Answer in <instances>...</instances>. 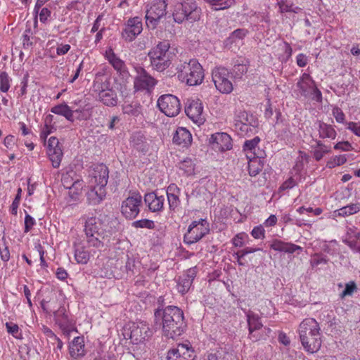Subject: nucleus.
I'll return each mask as SVG.
<instances>
[{"label":"nucleus","mask_w":360,"mask_h":360,"mask_svg":"<svg viewBox=\"0 0 360 360\" xmlns=\"http://www.w3.org/2000/svg\"><path fill=\"white\" fill-rule=\"evenodd\" d=\"M270 248L277 252L293 253L297 250H302V248L291 243H285L280 240H274L270 245Z\"/></svg>","instance_id":"obj_28"},{"label":"nucleus","mask_w":360,"mask_h":360,"mask_svg":"<svg viewBox=\"0 0 360 360\" xmlns=\"http://www.w3.org/2000/svg\"><path fill=\"white\" fill-rule=\"evenodd\" d=\"M360 211V203L350 204L339 210V214L349 216Z\"/></svg>","instance_id":"obj_41"},{"label":"nucleus","mask_w":360,"mask_h":360,"mask_svg":"<svg viewBox=\"0 0 360 360\" xmlns=\"http://www.w3.org/2000/svg\"><path fill=\"white\" fill-rule=\"evenodd\" d=\"M209 232V223L206 219H200L198 221H192L184 235V242L188 244L195 243Z\"/></svg>","instance_id":"obj_10"},{"label":"nucleus","mask_w":360,"mask_h":360,"mask_svg":"<svg viewBox=\"0 0 360 360\" xmlns=\"http://www.w3.org/2000/svg\"><path fill=\"white\" fill-rule=\"evenodd\" d=\"M248 72V68L244 64H236L230 72L231 77L240 79Z\"/></svg>","instance_id":"obj_42"},{"label":"nucleus","mask_w":360,"mask_h":360,"mask_svg":"<svg viewBox=\"0 0 360 360\" xmlns=\"http://www.w3.org/2000/svg\"><path fill=\"white\" fill-rule=\"evenodd\" d=\"M296 62L299 67L303 68L307 64V58L303 53H300L297 56Z\"/></svg>","instance_id":"obj_62"},{"label":"nucleus","mask_w":360,"mask_h":360,"mask_svg":"<svg viewBox=\"0 0 360 360\" xmlns=\"http://www.w3.org/2000/svg\"><path fill=\"white\" fill-rule=\"evenodd\" d=\"M247 158L249 160V162H248L249 174L251 176H255L263 169L264 160L262 159H261L259 156H252V155H248Z\"/></svg>","instance_id":"obj_32"},{"label":"nucleus","mask_w":360,"mask_h":360,"mask_svg":"<svg viewBox=\"0 0 360 360\" xmlns=\"http://www.w3.org/2000/svg\"><path fill=\"white\" fill-rule=\"evenodd\" d=\"M75 259L77 263L86 264L90 259V253L84 246L77 247L75 249Z\"/></svg>","instance_id":"obj_36"},{"label":"nucleus","mask_w":360,"mask_h":360,"mask_svg":"<svg viewBox=\"0 0 360 360\" xmlns=\"http://www.w3.org/2000/svg\"><path fill=\"white\" fill-rule=\"evenodd\" d=\"M47 153L49 159L51 161L52 166L54 168L59 167L63 155L61 146L50 148Z\"/></svg>","instance_id":"obj_35"},{"label":"nucleus","mask_w":360,"mask_h":360,"mask_svg":"<svg viewBox=\"0 0 360 360\" xmlns=\"http://www.w3.org/2000/svg\"><path fill=\"white\" fill-rule=\"evenodd\" d=\"M122 112L129 116L138 117L141 114L142 106L138 102L124 104L122 106Z\"/></svg>","instance_id":"obj_37"},{"label":"nucleus","mask_w":360,"mask_h":360,"mask_svg":"<svg viewBox=\"0 0 360 360\" xmlns=\"http://www.w3.org/2000/svg\"><path fill=\"white\" fill-rule=\"evenodd\" d=\"M34 224L35 220L34 219V218L31 217L30 214H26L25 217V232H29L32 229Z\"/></svg>","instance_id":"obj_56"},{"label":"nucleus","mask_w":360,"mask_h":360,"mask_svg":"<svg viewBox=\"0 0 360 360\" xmlns=\"http://www.w3.org/2000/svg\"><path fill=\"white\" fill-rule=\"evenodd\" d=\"M212 81L216 89L222 94H230L233 86L230 79L231 76L228 69L224 67L216 68L212 72Z\"/></svg>","instance_id":"obj_11"},{"label":"nucleus","mask_w":360,"mask_h":360,"mask_svg":"<svg viewBox=\"0 0 360 360\" xmlns=\"http://www.w3.org/2000/svg\"><path fill=\"white\" fill-rule=\"evenodd\" d=\"M356 290V285L354 282L351 281L345 285V290L342 292L340 296L342 298L350 296Z\"/></svg>","instance_id":"obj_51"},{"label":"nucleus","mask_w":360,"mask_h":360,"mask_svg":"<svg viewBox=\"0 0 360 360\" xmlns=\"http://www.w3.org/2000/svg\"><path fill=\"white\" fill-rule=\"evenodd\" d=\"M260 141V139L259 136H255L251 140H247L245 141L243 149L246 153V156L248 155H252V156H257L256 155V150L258 147V144Z\"/></svg>","instance_id":"obj_38"},{"label":"nucleus","mask_w":360,"mask_h":360,"mask_svg":"<svg viewBox=\"0 0 360 360\" xmlns=\"http://www.w3.org/2000/svg\"><path fill=\"white\" fill-rule=\"evenodd\" d=\"M105 57L117 73L123 77L128 75V71L124 62L117 56L112 48H108L105 51Z\"/></svg>","instance_id":"obj_22"},{"label":"nucleus","mask_w":360,"mask_h":360,"mask_svg":"<svg viewBox=\"0 0 360 360\" xmlns=\"http://www.w3.org/2000/svg\"><path fill=\"white\" fill-rule=\"evenodd\" d=\"M158 106L167 117L176 116L181 108L179 99L172 94L162 95L158 100Z\"/></svg>","instance_id":"obj_13"},{"label":"nucleus","mask_w":360,"mask_h":360,"mask_svg":"<svg viewBox=\"0 0 360 360\" xmlns=\"http://www.w3.org/2000/svg\"><path fill=\"white\" fill-rule=\"evenodd\" d=\"M168 360H194V351L186 345L179 344L176 348L168 351Z\"/></svg>","instance_id":"obj_18"},{"label":"nucleus","mask_w":360,"mask_h":360,"mask_svg":"<svg viewBox=\"0 0 360 360\" xmlns=\"http://www.w3.org/2000/svg\"><path fill=\"white\" fill-rule=\"evenodd\" d=\"M173 142L183 148L188 147L192 142V135L187 129L178 127L173 136Z\"/></svg>","instance_id":"obj_26"},{"label":"nucleus","mask_w":360,"mask_h":360,"mask_svg":"<svg viewBox=\"0 0 360 360\" xmlns=\"http://www.w3.org/2000/svg\"><path fill=\"white\" fill-rule=\"evenodd\" d=\"M347 162V158L345 155H340L333 156L330 160L327 162V167L332 169L337 166L342 165Z\"/></svg>","instance_id":"obj_43"},{"label":"nucleus","mask_w":360,"mask_h":360,"mask_svg":"<svg viewBox=\"0 0 360 360\" xmlns=\"http://www.w3.org/2000/svg\"><path fill=\"white\" fill-rule=\"evenodd\" d=\"M56 130V125H48L45 124L44 127L42 128L41 133H40V138L41 139L46 141L47 136L55 131Z\"/></svg>","instance_id":"obj_50"},{"label":"nucleus","mask_w":360,"mask_h":360,"mask_svg":"<svg viewBox=\"0 0 360 360\" xmlns=\"http://www.w3.org/2000/svg\"><path fill=\"white\" fill-rule=\"evenodd\" d=\"M210 143L215 150L225 151L232 148L231 138L226 133H216L210 139Z\"/></svg>","instance_id":"obj_20"},{"label":"nucleus","mask_w":360,"mask_h":360,"mask_svg":"<svg viewBox=\"0 0 360 360\" xmlns=\"http://www.w3.org/2000/svg\"><path fill=\"white\" fill-rule=\"evenodd\" d=\"M69 353L74 359H80L86 355L84 337H75L69 345Z\"/></svg>","instance_id":"obj_23"},{"label":"nucleus","mask_w":360,"mask_h":360,"mask_svg":"<svg viewBox=\"0 0 360 360\" xmlns=\"http://www.w3.org/2000/svg\"><path fill=\"white\" fill-rule=\"evenodd\" d=\"M84 233L89 246L96 248H102V240L110 236L109 233L103 229L102 221L95 217H88L85 220Z\"/></svg>","instance_id":"obj_5"},{"label":"nucleus","mask_w":360,"mask_h":360,"mask_svg":"<svg viewBox=\"0 0 360 360\" xmlns=\"http://www.w3.org/2000/svg\"><path fill=\"white\" fill-rule=\"evenodd\" d=\"M170 47L168 40H162L149 51L148 56L153 70L162 72L170 66L172 60Z\"/></svg>","instance_id":"obj_3"},{"label":"nucleus","mask_w":360,"mask_h":360,"mask_svg":"<svg viewBox=\"0 0 360 360\" xmlns=\"http://www.w3.org/2000/svg\"><path fill=\"white\" fill-rule=\"evenodd\" d=\"M203 107L200 99H188L185 108V112L187 116L196 123H202Z\"/></svg>","instance_id":"obj_17"},{"label":"nucleus","mask_w":360,"mask_h":360,"mask_svg":"<svg viewBox=\"0 0 360 360\" xmlns=\"http://www.w3.org/2000/svg\"><path fill=\"white\" fill-rule=\"evenodd\" d=\"M296 185V181L292 177L287 179L280 187L282 190H286L293 188Z\"/></svg>","instance_id":"obj_61"},{"label":"nucleus","mask_w":360,"mask_h":360,"mask_svg":"<svg viewBox=\"0 0 360 360\" xmlns=\"http://www.w3.org/2000/svg\"><path fill=\"white\" fill-rule=\"evenodd\" d=\"M51 112L56 115H59L65 117L68 121L71 122H73L75 120L73 116V111L66 103H62L53 106L51 109Z\"/></svg>","instance_id":"obj_34"},{"label":"nucleus","mask_w":360,"mask_h":360,"mask_svg":"<svg viewBox=\"0 0 360 360\" xmlns=\"http://www.w3.org/2000/svg\"><path fill=\"white\" fill-rule=\"evenodd\" d=\"M109 81H105L101 84V90L98 94L99 101L106 106H116L118 102L117 92L112 88H108Z\"/></svg>","instance_id":"obj_19"},{"label":"nucleus","mask_w":360,"mask_h":360,"mask_svg":"<svg viewBox=\"0 0 360 360\" xmlns=\"http://www.w3.org/2000/svg\"><path fill=\"white\" fill-rule=\"evenodd\" d=\"M206 3L210 5L214 6V10L219 11L227 8L230 6V4L227 1L225 0H204Z\"/></svg>","instance_id":"obj_47"},{"label":"nucleus","mask_w":360,"mask_h":360,"mask_svg":"<svg viewBox=\"0 0 360 360\" xmlns=\"http://www.w3.org/2000/svg\"><path fill=\"white\" fill-rule=\"evenodd\" d=\"M317 131L319 133V137L322 139H328L330 140L335 139L337 136V132L333 126L325 123L323 121L317 122Z\"/></svg>","instance_id":"obj_29"},{"label":"nucleus","mask_w":360,"mask_h":360,"mask_svg":"<svg viewBox=\"0 0 360 360\" xmlns=\"http://www.w3.org/2000/svg\"><path fill=\"white\" fill-rule=\"evenodd\" d=\"M137 75L134 79V86L136 91L150 90L157 84V80L153 77L143 68H136Z\"/></svg>","instance_id":"obj_16"},{"label":"nucleus","mask_w":360,"mask_h":360,"mask_svg":"<svg viewBox=\"0 0 360 360\" xmlns=\"http://www.w3.org/2000/svg\"><path fill=\"white\" fill-rule=\"evenodd\" d=\"M142 205V196L139 193H133L122 201L121 205L122 214L129 219L136 218L140 212Z\"/></svg>","instance_id":"obj_12"},{"label":"nucleus","mask_w":360,"mask_h":360,"mask_svg":"<svg viewBox=\"0 0 360 360\" xmlns=\"http://www.w3.org/2000/svg\"><path fill=\"white\" fill-rule=\"evenodd\" d=\"M143 139V136L140 133L136 134L132 136L131 142L133 146L138 150H145V143Z\"/></svg>","instance_id":"obj_45"},{"label":"nucleus","mask_w":360,"mask_h":360,"mask_svg":"<svg viewBox=\"0 0 360 360\" xmlns=\"http://www.w3.org/2000/svg\"><path fill=\"white\" fill-rule=\"evenodd\" d=\"M181 189L174 184H171L167 188V197L169 208L171 211L175 210L180 205L179 195Z\"/></svg>","instance_id":"obj_25"},{"label":"nucleus","mask_w":360,"mask_h":360,"mask_svg":"<svg viewBox=\"0 0 360 360\" xmlns=\"http://www.w3.org/2000/svg\"><path fill=\"white\" fill-rule=\"evenodd\" d=\"M105 195V189L92 186L91 189L86 193V198L89 203L97 205L103 200Z\"/></svg>","instance_id":"obj_30"},{"label":"nucleus","mask_w":360,"mask_h":360,"mask_svg":"<svg viewBox=\"0 0 360 360\" xmlns=\"http://www.w3.org/2000/svg\"><path fill=\"white\" fill-rule=\"evenodd\" d=\"M61 146L60 145V143H59V141L58 139L55 137V136H51L50 137V139H49V141H48V150L50 149V148H58V147H60Z\"/></svg>","instance_id":"obj_64"},{"label":"nucleus","mask_w":360,"mask_h":360,"mask_svg":"<svg viewBox=\"0 0 360 360\" xmlns=\"http://www.w3.org/2000/svg\"><path fill=\"white\" fill-rule=\"evenodd\" d=\"M248 338L254 342L266 339L271 333L269 328L264 327L260 316L252 311L246 312Z\"/></svg>","instance_id":"obj_7"},{"label":"nucleus","mask_w":360,"mask_h":360,"mask_svg":"<svg viewBox=\"0 0 360 360\" xmlns=\"http://www.w3.org/2000/svg\"><path fill=\"white\" fill-rule=\"evenodd\" d=\"M296 85L302 96L305 98H310L318 103L322 102V94L309 74H302Z\"/></svg>","instance_id":"obj_9"},{"label":"nucleus","mask_w":360,"mask_h":360,"mask_svg":"<svg viewBox=\"0 0 360 360\" xmlns=\"http://www.w3.org/2000/svg\"><path fill=\"white\" fill-rule=\"evenodd\" d=\"M352 148V145L349 141H340L334 146V149L349 151Z\"/></svg>","instance_id":"obj_57"},{"label":"nucleus","mask_w":360,"mask_h":360,"mask_svg":"<svg viewBox=\"0 0 360 360\" xmlns=\"http://www.w3.org/2000/svg\"><path fill=\"white\" fill-rule=\"evenodd\" d=\"M264 232L263 226L259 225L254 227L251 231V235L255 239L264 238L265 236Z\"/></svg>","instance_id":"obj_54"},{"label":"nucleus","mask_w":360,"mask_h":360,"mask_svg":"<svg viewBox=\"0 0 360 360\" xmlns=\"http://www.w3.org/2000/svg\"><path fill=\"white\" fill-rule=\"evenodd\" d=\"M261 250L260 248H250L247 247L240 251H238L237 252L234 253L233 256L235 257V259L237 260V263L240 266H244L245 262L242 261V259L243 258V256H245L250 253H254L255 252Z\"/></svg>","instance_id":"obj_39"},{"label":"nucleus","mask_w":360,"mask_h":360,"mask_svg":"<svg viewBox=\"0 0 360 360\" xmlns=\"http://www.w3.org/2000/svg\"><path fill=\"white\" fill-rule=\"evenodd\" d=\"M234 122H242L247 125L249 124L252 129H257L259 124L257 118L252 114H249L245 111H240L236 114Z\"/></svg>","instance_id":"obj_33"},{"label":"nucleus","mask_w":360,"mask_h":360,"mask_svg":"<svg viewBox=\"0 0 360 360\" xmlns=\"http://www.w3.org/2000/svg\"><path fill=\"white\" fill-rule=\"evenodd\" d=\"M143 31L141 19L139 17L130 18L124 23L121 32L122 38L127 41H133Z\"/></svg>","instance_id":"obj_15"},{"label":"nucleus","mask_w":360,"mask_h":360,"mask_svg":"<svg viewBox=\"0 0 360 360\" xmlns=\"http://www.w3.org/2000/svg\"><path fill=\"white\" fill-rule=\"evenodd\" d=\"M108 168L104 165H101L94 169V184L95 186L105 189V187L107 185L108 177H109Z\"/></svg>","instance_id":"obj_27"},{"label":"nucleus","mask_w":360,"mask_h":360,"mask_svg":"<svg viewBox=\"0 0 360 360\" xmlns=\"http://www.w3.org/2000/svg\"><path fill=\"white\" fill-rule=\"evenodd\" d=\"M2 241L4 243V248L0 247V257L2 261L8 262L10 259V251L8 247L6 245V239L4 237L2 238Z\"/></svg>","instance_id":"obj_53"},{"label":"nucleus","mask_w":360,"mask_h":360,"mask_svg":"<svg viewBox=\"0 0 360 360\" xmlns=\"http://www.w3.org/2000/svg\"><path fill=\"white\" fill-rule=\"evenodd\" d=\"M21 193H22V189L20 188H19L18 189L16 196L11 206V212L12 214H14V215L17 214V210H18V206L20 204V198H21Z\"/></svg>","instance_id":"obj_52"},{"label":"nucleus","mask_w":360,"mask_h":360,"mask_svg":"<svg viewBox=\"0 0 360 360\" xmlns=\"http://www.w3.org/2000/svg\"><path fill=\"white\" fill-rule=\"evenodd\" d=\"M196 276V270L195 268L188 269L182 276H180L177 280V290L181 295H185L190 290L193 279Z\"/></svg>","instance_id":"obj_21"},{"label":"nucleus","mask_w":360,"mask_h":360,"mask_svg":"<svg viewBox=\"0 0 360 360\" xmlns=\"http://www.w3.org/2000/svg\"><path fill=\"white\" fill-rule=\"evenodd\" d=\"M176 72L179 79L188 86L199 85L204 79L202 67L196 59L179 63L176 67Z\"/></svg>","instance_id":"obj_4"},{"label":"nucleus","mask_w":360,"mask_h":360,"mask_svg":"<svg viewBox=\"0 0 360 360\" xmlns=\"http://www.w3.org/2000/svg\"><path fill=\"white\" fill-rule=\"evenodd\" d=\"M248 34V30L246 29H237L232 32L230 35V39L232 42H236L238 39H243Z\"/></svg>","instance_id":"obj_48"},{"label":"nucleus","mask_w":360,"mask_h":360,"mask_svg":"<svg viewBox=\"0 0 360 360\" xmlns=\"http://www.w3.org/2000/svg\"><path fill=\"white\" fill-rule=\"evenodd\" d=\"M51 11L48 8H43L39 12V20L41 22H45L51 16Z\"/></svg>","instance_id":"obj_60"},{"label":"nucleus","mask_w":360,"mask_h":360,"mask_svg":"<svg viewBox=\"0 0 360 360\" xmlns=\"http://www.w3.org/2000/svg\"><path fill=\"white\" fill-rule=\"evenodd\" d=\"M123 335L125 339H129L132 344L137 345L148 338L151 331L146 323H131L124 326Z\"/></svg>","instance_id":"obj_8"},{"label":"nucleus","mask_w":360,"mask_h":360,"mask_svg":"<svg viewBox=\"0 0 360 360\" xmlns=\"http://www.w3.org/2000/svg\"><path fill=\"white\" fill-rule=\"evenodd\" d=\"M235 129L240 136L251 135L257 131V129H252L249 124H243L242 122H234Z\"/></svg>","instance_id":"obj_40"},{"label":"nucleus","mask_w":360,"mask_h":360,"mask_svg":"<svg viewBox=\"0 0 360 360\" xmlns=\"http://www.w3.org/2000/svg\"><path fill=\"white\" fill-rule=\"evenodd\" d=\"M132 226L135 228H145L148 229H154L155 226L153 220L147 219L135 221L132 223Z\"/></svg>","instance_id":"obj_46"},{"label":"nucleus","mask_w":360,"mask_h":360,"mask_svg":"<svg viewBox=\"0 0 360 360\" xmlns=\"http://www.w3.org/2000/svg\"><path fill=\"white\" fill-rule=\"evenodd\" d=\"M56 277L60 281H65L68 276V274L66 270L62 267H59L56 269Z\"/></svg>","instance_id":"obj_63"},{"label":"nucleus","mask_w":360,"mask_h":360,"mask_svg":"<svg viewBox=\"0 0 360 360\" xmlns=\"http://www.w3.org/2000/svg\"><path fill=\"white\" fill-rule=\"evenodd\" d=\"M167 7L166 0H154L146 11V23H150L155 27L160 19L166 15Z\"/></svg>","instance_id":"obj_14"},{"label":"nucleus","mask_w":360,"mask_h":360,"mask_svg":"<svg viewBox=\"0 0 360 360\" xmlns=\"http://www.w3.org/2000/svg\"><path fill=\"white\" fill-rule=\"evenodd\" d=\"M11 79L6 72H0V91L1 92H7L10 88V82Z\"/></svg>","instance_id":"obj_44"},{"label":"nucleus","mask_w":360,"mask_h":360,"mask_svg":"<svg viewBox=\"0 0 360 360\" xmlns=\"http://www.w3.org/2000/svg\"><path fill=\"white\" fill-rule=\"evenodd\" d=\"M316 145L311 146L313 158L316 161H320L326 154L331 152L330 146L326 145L322 141L315 139Z\"/></svg>","instance_id":"obj_31"},{"label":"nucleus","mask_w":360,"mask_h":360,"mask_svg":"<svg viewBox=\"0 0 360 360\" xmlns=\"http://www.w3.org/2000/svg\"><path fill=\"white\" fill-rule=\"evenodd\" d=\"M347 128L360 137V122H349Z\"/></svg>","instance_id":"obj_58"},{"label":"nucleus","mask_w":360,"mask_h":360,"mask_svg":"<svg viewBox=\"0 0 360 360\" xmlns=\"http://www.w3.org/2000/svg\"><path fill=\"white\" fill-rule=\"evenodd\" d=\"M333 115L335 117V120L338 123L344 122L345 116L344 112L340 108H338V107L333 108Z\"/></svg>","instance_id":"obj_55"},{"label":"nucleus","mask_w":360,"mask_h":360,"mask_svg":"<svg viewBox=\"0 0 360 360\" xmlns=\"http://www.w3.org/2000/svg\"><path fill=\"white\" fill-rule=\"evenodd\" d=\"M6 328L8 333L11 334L15 338H19L18 335H20V333H19L20 328L17 324L11 322H6Z\"/></svg>","instance_id":"obj_49"},{"label":"nucleus","mask_w":360,"mask_h":360,"mask_svg":"<svg viewBox=\"0 0 360 360\" xmlns=\"http://www.w3.org/2000/svg\"><path fill=\"white\" fill-rule=\"evenodd\" d=\"M156 324L159 323L162 334L167 339L176 340L186 330L187 324L183 310L174 305H168L163 310L154 312Z\"/></svg>","instance_id":"obj_1"},{"label":"nucleus","mask_w":360,"mask_h":360,"mask_svg":"<svg viewBox=\"0 0 360 360\" xmlns=\"http://www.w3.org/2000/svg\"><path fill=\"white\" fill-rule=\"evenodd\" d=\"M281 13L290 12L291 8L293 6L292 4H287L284 0H281L278 2Z\"/></svg>","instance_id":"obj_59"},{"label":"nucleus","mask_w":360,"mask_h":360,"mask_svg":"<svg viewBox=\"0 0 360 360\" xmlns=\"http://www.w3.org/2000/svg\"><path fill=\"white\" fill-rule=\"evenodd\" d=\"M299 337L304 349L309 354L317 352L322 344L319 323L312 318L304 319L299 326Z\"/></svg>","instance_id":"obj_2"},{"label":"nucleus","mask_w":360,"mask_h":360,"mask_svg":"<svg viewBox=\"0 0 360 360\" xmlns=\"http://www.w3.org/2000/svg\"><path fill=\"white\" fill-rule=\"evenodd\" d=\"M172 15L174 20L179 24L184 20L193 22L200 19L201 8L195 0H186L175 5Z\"/></svg>","instance_id":"obj_6"},{"label":"nucleus","mask_w":360,"mask_h":360,"mask_svg":"<svg viewBox=\"0 0 360 360\" xmlns=\"http://www.w3.org/2000/svg\"><path fill=\"white\" fill-rule=\"evenodd\" d=\"M144 201L153 212H159L163 210L165 198L162 195L158 196L154 192L148 193L145 195Z\"/></svg>","instance_id":"obj_24"}]
</instances>
